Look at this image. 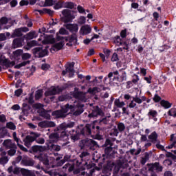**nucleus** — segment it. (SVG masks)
Instances as JSON below:
<instances>
[{
    "label": "nucleus",
    "mask_w": 176,
    "mask_h": 176,
    "mask_svg": "<svg viewBox=\"0 0 176 176\" xmlns=\"http://www.w3.org/2000/svg\"><path fill=\"white\" fill-rule=\"evenodd\" d=\"M83 107L84 105L82 104H76V107L67 104L66 106H65V108L62 109V110H58V111H54L52 113V116H55L56 118H65L66 116L65 113L68 112L69 109H71V111H72L73 110L75 111L76 109V111L74 113V115H76V116L80 115V113H82L83 112Z\"/></svg>",
    "instance_id": "1"
},
{
    "label": "nucleus",
    "mask_w": 176,
    "mask_h": 176,
    "mask_svg": "<svg viewBox=\"0 0 176 176\" xmlns=\"http://www.w3.org/2000/svg\"><path fill=\"white\" fill-rule=\"evenodd\" d=\"M98 91L99 90L98 87L89 88L86 93L78 92L74 94V97L80 101H82V102H86V101L89 100V94L94 95L98 93Z\"/></svg>",
    "instance_id": "2"
},
{
    "label": "nucleus",
    "mask_w": 176,
    "mask_h": 176,
    "mask_svg": "<svg viewBox=\"0 0 176 176\" xmlns=\"http://www.w3.org/2000/svg\"><path fill=\"white\" fill-rule=\"evenodd\" d=\"M56 41L58 43H56L54 45H52V50L58 52V50H61V49L64 47L65 42H68V37L60 36L58 35V33H56Z\"/></svg>",
    "instance_id": "3"
},
{
    "label": "nucleus",
    "mask_w": 176,
    "mask_h": 176,
    "mask_svg": "<svg viewBox=\"0 0 176 176\" xmlns=\"http://www.w3.org/2000/svg\"><path fill=\"white\" fill-rule=\"evenodd\" d=\"M38 41H41L43 45H52L56 43V38L53 35H45V34H41Z\"/></svg>",
    "instance_id": "4"
},
{
    "label": "nucleus",
    "mask_w": 176,
    "mask_h": 176,
    "mask_svg": "<svg viewBox=\"0 0 176 176\" xmlns=\"http://www.w3.org/2000/svg\"><path fill=\"white\" fill-rule=\"evenodd\" d=\"M62 14L63 16L62 20L64 23H69L75 19V15H74L72 11L69 10H63L62 11Z\"/></svg>",
    "instance_id": "5"
},
{
    "label": "nucleus",
    "mask_w": 176,
    "mask_h": 176,
    "mask_svg": "<svg viewBox=\"0 0 176 176\" xmlns=\"http://www.w3.org/2000/svg\"><path fill=\"white\" fill-rule=\"evenodd\" d=\"M39 133L32 132L30 133V135H28L25 137L24 140L25 145V146H28V148H30L31 146L32 142H34L38 137H40Z\"/></svg>",
    "instance_id": "6"
},
{
    "label": "nucleus",
    "mask_w": 176,
    "mask_h": 176,
    "mask_svg": "<svg viewBox=\"0 0 176 176\" xmlns=\"http://www.w3.org/2000/svg\"><path fill=\"white\" fill-rule=\"evenodd\" d=\"M65 68L66 69L62 72V75H66L69 78H72L75 74V70H74V63H67Z\"/></svg>",
    "instance_id": "7"
},
{
    "label": "nucleus",
    "mask_w": 176,
    "mask_h": 176,
    "mask_svg": "<svg viewBox=\"0 0 176 176\" xmlns=\"http://www.w3.org/2000/svg\"><path fill=\"white\" fill-rule=\"evenodd\" d=\"M59 138H68L67 133H65V131H63L60 133V135L58 133H52L50 135V142H57Z\"/></svg>",
    "instance_id": "8"
},
{
    "label": "nucleus",
    "mask_w": 176,
    "mask_h": 176,
    "mask_svg": "<svg viewBox=\"0 0 176 176\" xmlns=\"http://www.w3.org/2000/svg\"><path fill=\"white\" fill-rule=\"evenodd\" d=\"M92 28H91V25H89V24H85L82 25L79 30V34L80 35H89V34H91V31H92Z\"/></svg>",
    "instance_id": "9"
},
{
    "label": "nucleus",
    "mask_w": 176,
    "mask_h": 176,
    "mask_svg": "<svg viewBox=\"0 0 176 176\" xmlns=\"http://www.w3.org/2000/svg\"><path fill=\"white\" fill-rule=\"evenodd\" d=\"M63 91V89L60 88V87H51L45 93L46 97L49 96H54L56 94H58Z\"/></svg>",
    "instance_id": "10"
},
{
    "label": "nucleus",
    "mask_w": 176,
    "mask_h": 176,
    "mask_svg": "<svg viewBox=\"0 0 176 176\" xmlns=\"http://www.w3.org/2000/svg\"><path fill=\"white\" fill-rule=\"evenodd\" d=\"M64 27L72 34H76L79 31V25L77 23H67L64 25Z\"/></svg>",
    "instance_id": "11"
},
{
    "label": "nucleus",
    "mask_w": 176,
    "mask_h": 176,
    "mask_svg": "<svg viewBox=\"0 0 176 176\" xmlns=\"http://www.w3.org/2000/svg\"><path fill=\"white\" fill-rule=\"evenodd\" d=\"M148 167L149 171H156L157 173L163 171V167L160 166V164L157 162H155V164H148Z\"/></svg>",
    "instance_id": "12"
},
{
    "label": "nucleus",
    "mask_w": 176,
    "mask_h": 176,
    "mask_svg": "<svg viewBox=\"0 0 176 176\" xmlns=\"http://www.w3.org/2000/svg\"><path fill=\"white\" fill-rule=\"evenodd\" d=\"M34 107L36 108L37 109H41V116H43V118H45V119H50V114H48L46 111L42 109L43 108V105L42 104H40V103L34 104Z\"/></svg>",
    "instance_id": "13"
},
{
    "label": "nucleus",
    "mask_w": 176,
    "mask_h": 176,
    "mask_svg": "<svg viewBox=\"0 0 176 176\" xmlns=\"http://www.w3.org/2000/svg\"><path fill=\"white\" fill-rule=\"evenodd\" d=\"M28 31H30V30L27 27L20 28L16 29L11 36L12 38H16V36H21V32H28Z\"/></svg>",
    "instance_id": "14"
},
{
    "label": "nucleus",
    "mask_w": 176,
    "mask_h": 176,
    "mask_svg": "<svg viewBox=\"0 0 176 176\" xmlns=\"http://www.w3.org/2000/svg\"><path fill=\"white\" fill-rule=\"evenodd\" d=\"M56 124L52 121H42L38 123V127L46 128V127H55Z\"/></svg>",
    "instance_id": "15"
},
{
    "label": "nucleus",
    "mask_w": 176,
    "mask_h": 176,
    "mask_svg": "<svg viewBox=\"0 0 176 176\" xmlns=\"http://www.w3.org/2000/svg\"><path fill=\"white\" fill-rule=\"evenodd\" d=\"M49 52L47 51V49L41 50L39 47L34 49V54H38L39 57H45V56H47V54Z\"/></svg>",
    "instance_id": "16"
},
{
    "label": "nucleus",
    "mask_w": 176,
    "mask_h": 176,
    "mask_svg": "<svg viewBox=\"0 0 176 176\" xmlns=\"http://www.w3.org/2000/svg\"><path fill=\"white\" fill-rule=\"evenodd\" d=\"M23 43H24V38H15L13 41L12 46L14 49L21 47V46H23Z\"/></svg>",
    "instance_id": "17"
},
{
    "label": "nucleus",
    "mask_w": 176,
    "mask_h": 176,
    "mask_svg": "<svg viewBox=\"0 0 176 176\" xmlns=\"http://www.w3.org/2000/svg\"><path fill=\"white\" fill-rule=\"evenodd\" d=\"M21 56H23V50H17L13 52V59L14 60H20L21 58Z\"/></svg>",
    "instance_id": "18"
},
{
    "label": "nucleus",
    "mask_w": 176,
    "mask_h": 176,
    "mask_svg": "<svg viewBox=\"0 0 176 176\" xmlns=\"http://www.w3.org/2000/svg\"><path fill=\"white\" fill-rule=\"evenodd\" d=\"M3 145L6 148H13L14 149H16V144H14L13 142H12V140H7L3 142Z\"/></svg>",
    "instance_id": "19"
},
{
    "label": "nucleus",
    "mask_w": 176,
    "mask_h": 176,
    "mask_svg": "<svg viewBox=\"0 0 176 176\" xmlns=\"http://www.w3.org/2000/svg\"><path fill=\"white\" fill-rule=\"evenodd\" d=\"M36 36H38V34L33 31L27 34V35L25 36V38L27 41H31V39H34V38H36Z\"/></svg>",
    "instance_id": "20"
},
{
    "label": "nucleus",
    "mask_w": 176,
    "mask_h": 176,
    "mask_svg": "<svg viewBox=\"0 0 176 176\" xmlns=\"http://www.w3.org/2000/svg\"><path fill=\"white\" fill-rule=\"evenodd\" d=\"M65 1L63 0H59L56 3L55 2L54 8L55 10L62 9V8H64Z\"/></svg>",
    "instance_id": "21"
},
{
    "label": "nucleus",
    "mask_w": 176,
    "mask_h": 176,
    "mask_svg": "<svg viewBox=\"0 0 176 176\" xmlns=\"http://www.w3.org/2000/svg\"><path fill=\"white\" fill-rule=\"evenodd\" d=\"M160 104L165 109H168V108H171L173 104L170 103V102L162 100L160 102Z\"/></svg>",
    "instance_id": "22"
},
{
    "label": "nucleus",
    "mask_w": 176,
    "mask_h": 176,
    "mask_svg": "<svg viewBox=\"0 0 176 176\" xmlns=\"http://www.w3.org/2000/svg\"><path fill=\"white\" fill-rule=\"evenodd\" d=\"M13 137H14V141H16V142H17V145H18L19 148H20V149L21 151H23V152H28V150L25 147H24L23 145L19 144V138H17V137H16V133H13Z\"/></svg>",
    "instance_id": "23"
},
{
    "label": "nucleus",
    "mask_w": 176,
    "mask_h": 176,
    "mask_svg": "<svg viewBox=\"0 0 176 176\" xmlns=\"http://www.w3.org/2000/svg\"><path fill=\"white\" fill-rule=\"evenodd\" d=\"M133 101H135V102L136 104H142L143 101H146V97L145 96H142V98H138V96L133 97Z\"/></svg>",
    "instance_id": "24"
},
{
    "label": "nucleus",
    "mask_w": 176,
    "mask_h": 176,
    "mask_svg": "<svg viewBox=\"0 0 176 176\" xmlns=\"http://www.w3.org/2000/svg\"><path fill=\"white\" fill-rule=\"evenodd\" d=\"M37 12H39L40 14H43V13H47L50 16H53L54 12L50 9L44 8L43 10H38Z\"/></svg>",
    "instance_id": "25"
},
{
    "label": "nucleus",
    "mask_w": 176,
    "mask_h": 176,
    "mask_svg": "<svg viewBox=\"0 0 176 176\" xmlns=\"http://www.w3.org/2000/svg\"><path fill=\"white\" fill-rule=\"evenodd\" d=\"M114 104L117 108H123L124 105H126V103L124 102H121L119 99H116L114 101Z\"/></svg>",
    "instance_id": "26"
},
{
    "label": "nucleus",
    "mask_w": 176,
    "mask_h": 176,
    "mask_svg": "<svg viewBox=\"0 0 176 176\" xmlns=\"http://www.w3.org/2000/svg\"><path fill=\"white\" fill-rule=\"evenodd\" d=\"M148 140H150L151 142H156V140H157V133H156V132H153L148 135Z\"/></svg>",
    "instance_id": "27"
},
{
    "label": "nucleus",
    "mask_w": 176,
    "mask_h": 176,
    "mask_svg": "<svg viewBox=\"0 0 176 176\" xmlns=\"http://www.w3.org/2000/svg\"><path fill=\"white\" fill-rule=\"evenodd\" d=\"M170 141H172L173 144L166 147L168 149H173L176 145V138H174V135H170Z\"/></svg>",
    "instance_id": "28"
},
{
    "label": "nucleus",
    "mask_w": 176,
    "mask_h": 176,
    "mask_svg": "<svg viewBox=\"0 0 176 176\" xmlns=\"http://www.w3.org/2000/svg\"><path fill=\"white\" fill-rule=\"evenodd\" d=\"M113 43H115V45H116V46H120L122 45V38H120V36H116L113 38Z\"/></svg>",
    "instance_id": "29"
},
{
    "label": "nucleus",
    "mask_w": 176,
    "mask_h": 176,
    "mask_svg": "<svg viewBox=\"0 0 176 176\" xmlns=\"http://www.w3.org/2000/svg\"><path fill=\"white\" fill-rule=\"evenodd\" d=\"M64 8L67 9H74V8H75V3L71 1H65Z\"/></svg>",
    "instance_id": "30"
},
{
    "label": "nucleus",
    "mask_w": 176,
    "mask_h": 176,
    "mask_svg": "<svg viewBox=\"0 0 176 176\" xmlns=\"http://www.w3.org/2000/svg\"><path fill=\"white\" fill-rule=\"evenodd\" d=\"M78 24L80 25H83V24H86V17L84 16H80L77 21Z\"/></svg>",
    "instance_id": "31"
},
{
    "label": "nucleus",
    "mask_w": 176,
    "mask_h": 176,
    "mask_svg": "<svg viewBox=\"0 0 176 176\" xmlns=\"http://www.w3.org/2000/svg\"><path fill=\"white\" fill-rule=\"evenodd\" d=\"M56 3V0H45L43 6H53Z\"/></svg>",
    "instance_id": "32"
},
{
    "label": "nucleus",
    "mask_w": 176,
    "mask_h": 176,
    "mask_svg": "<svg viewBox=\"0 0 176 176\" xmlns=\"http://www.w3.org/2000/svg\"><path fill=\"white\" fill-rule=\"evenodd\" d=\"M57 34H60V35H68L69 33L68 32V30H67L65 28H60Z\"/></svg>",
    "instance_id": "33"
},
{
    "label": "nucleus",
    "mask_w": 176,
    "mask_h": 176,
    "mask_svg": "<svg viewBox=\"0 0 176 176\" xmlns=\"http://www.w3.org/2000/svg\"><path fill=\"white\" fill-rule=\"evenodd\" d=\"M21 173L24 176H31V170L24 169V168H21Z\"/></svg>",
    "instance_id": "34"
},
{
    "label": "nucleus",
    "mask_w": 176,
    "mask_h": 176,
    "mask_svg": "<svg viewBox=\"0 0 176 176\" xmlns=\"http://www.w3.org/2000/svg\"><path fill=\"white\" fill-rule=\"evenodd\" d=\"M33 152H43V147L41 146H34L32 147Z\"/></svg>",
    "instance_id": "35"
},
{
    "label": "nucleus",
    "mask_w": 176,
    "mask_h": 176,
    "mask_svg": "<svg viewBox=\"0 0 176 176\" xmlns=\"http://www.w3.org/2000/svg\"><path fill=\"white\" fill-rule=\"evenodd\" d=\"M148 116H151L152 118H156L157 116V111L156 110H149L148 113Z\"/></svg>",
    "instance_id": "36"
},
{
    "label": "nucleus",
    "mask_w": 176,
    "mask_h": 176,
    "mask_svg": "<svg viewBox=\"0 0 176 176\" xmlns=\"http://www.w3.org/2000/svg\"><path fill=\"white\" fill-rule=\"evenodd\" d=\"M42 94H43V91H42V89H38V91H36L35 94L36 100H39V98L42 97Z\"/></svg>",
    "instance_id": "37"
},
{
    "label": "nucleus",
    "mask_w": 176,
    "mask_h": 176,
    "mask_svg": "<svg viewBox=\"0 0 176 176\" xmlns=\"http://www.w3.org/2000/svg\"><path fill=\"white\" fill-rule=\"evenodd\" d=\"M168 116L176 118V108H172L168 111Z\"/></svg>",
    "instance_id": "38"
},
{
    "label": "nucleus",
    "mask_w": 176,
    "mask_h": 176,
    "mask_svg": "<svg viewBox=\"0 0 176 176\" xmlns=\"http://www.w3.org/2000/svg\"><path fill=\"white\" fill-rule=\"evenodd\" d=\"M22 164H23V166H34V161L33 160L22 161Z\"/></svg>",
    "instance_id": "39"
},
{
    "label": "nucleus",
    "mask_w": 176,
    "mask_h": 176,
    "mask_svg": "<svg viewBox=\"0 0 176 176\" xmlns=\"http://www.w3.org/2000/svg\"><path fill=\"white\" fill-rule=\"evenodd\" d=\"M98 115H101V110L98 109L96 111H94L89 114V118H94V116H97Z\"/></svg>",
    "instance_id": "40"
},
{
    "label": "nucleus",
    "mask_w": 176,
    "mask_h": 176,
    "mask_svg": "<svg viewBox=\"0 0 176 176\" xmlns=\"http://www.w3.org/2000/svg\"><path fill=\"white\" fill-rule=\"evenodd\" d=\"M6 126L10 130H16V125L13 122H8Z\"/></svg>",
    "instance_id": "41"
},
{
    "label": "nucleus",
    "mask_w": 176,
    "mask_h": 176,
    "mask_svg": "<svg viewBox=\"0 0 176 176\" xmlns=\"http://www.w3.org/2000/svg\"><path fill=\"white\" fill-rule=\"evenodd\" d=\"M27 64H30V61H24L19 65H15L14 68H21V67H24L25 65H27Z\"/></svg>",
    "instance_id": "42"
},
{
    "label": "nucleus",
    "mask_w": 176,
    "mask_h": 176,
    "mask_svg": "<svg viewBox=\"0 0 176 176\" xmlns=\"http://www.w3.org/2000/svg\"><path fill=\"white\" fill-rule=\"evenodd\" d=\"M10 21V19H8L6 17L3 16L0 19V23L1 25L8 24Z\"/></svg>",
    "instance_id": "43"
},
{
    "label": "nucleus",
    "mask_w": 176,
    "mask_h": 176,
    "mask_svg": "<svg viewBox=\"0 0 176 176\" xmlns=\"http://www.w3.org/2000/svg\"><path fill=\"white\" fill-rule=\"evenodd\" d=\"M3 64H6V65H8V67H13V65H14V63L12 62H9V60L8 59H4L3 60Z\"/></svg>",
    "instance_id": "44"
},
{
    "label": "nucleus",
    "mask_w": 176,
    "mask_h": 176,
    "mask_svg": "<svg viewBox=\"0 0 176 176\" xmlns=\"http://www.w3.org/2000/svg\"><path fill=\"white\" fill-rule=\"evenodd\" d=\"M77 10L78 13H80L81 14L83 13H86V10H85V8L81 6H78Z\"/></svg>",
    "instance_id": "45"
},
{
    "label": "nucleus",
    "mask_w": 176,
    "mask_h": 176,
    "mask_svg": "<svg viewBox=\"0 0 176 176\" xmlns=\"http://www.w3.org/2000/svg\"><path fill=\"white\" fill-rule=\"evenodd\" d=\"M8 157H2L0 159V164H6V163L8 162Z\"/></svg>",
    "instance_id": "46"
},
{
    "label": "nucleus",
    "mask_w": 176,
    "mask_h": 176,
    "mask_svg": "<svg viewBox=\"0 0 176 176\" xmlns=\"http://www.w3.org/2000/svg\"><path fill=\"white\" fill-rule=\"evenodd\" d=\"M166 156L167 157H171V159H173V160H176V155H174V154L170 153V152H167L166 153Z\"/></svg>",
    "instance_id": "47"
},
{
    "label": "nucleus",
    "mask_w": 176,
    "mask_h": 176,
    "mask_svg": "<svg viewBox=\"0 0 176 176\" xmlns=\"http://www.w3.org/2000/svg\"><path fill=\"white\" fill-rule=\"evenodd\" d=\"M100 35H101V33H98V34L93 33L91 41H94V39H98L100 38Z\"/></svg>",
    "instance_id": "48"
},
{
    "label": "nucleus",
    "mask_w": 176,
    "mask_h": 176,
    "mask_svg": "<svg viewBox=\"0 0 176 176\" xmlns=\"http://www.w3.org/2000/svg\"><path fill=\"white\" fill-rule=\"evenodd\" d=\"M118 60H119L118 54H116V53L113 54V55L111 56V61L115 62V61H118Z\"/></svg>",
    "instance_id": "49"
},
{
    "label": "nucleus",
    "mask_w": 176,
    "mask_h": 176,
    "mask_svg": "<svg viewBox=\"0 0 176 176\" xmlns=\"http://www.w3.org/2000/svg\"><path fill=\"white\" fill-rule=\"evenodd\" d=\"M153 100L154 102H159L160 101H161L162 98L158 95H155Z\"/></svg>",
    "instance_id": "50"
},
{
    "label": "nucleus",
    "mask_w": 176,
    "mask_h": 176,
    "mask_svg": "<svg viewBox=\"0 0 176 176\" xmlns=\"http://www.w3.org/2000/svg\"><path fill=\"white\" fill-rule=\"evenodd\" d=\"M30 2L27 0H21L19 3L20 6H27Z\"/></svg>",
    "instance_id": "51"
},
{
    "label": "nucleus",
    "mask_w": 176,
    "mask_h": 176,
    "mask_svg": "<svg viewBox=\"0 0 176 176\" xmlns=\"http://www.w3.org/2000/svg\"><path fill=\"white\" fill-rule=\"evenodd\" d=\"M49 68H50V65L49 64H43L41 66V69H43V71H47Z\"/></svg>",
    "instance_id": "52"
},
{
    "label": "nucleus",
    "mask_w": 176,
    "mask_h": 176,
    "mask_svg": "<svg viewBox=\"0 0 176 176\" xmlns=\"http://www.w3.org/2000/svg\"><path fill=\"white\" fill-rule=\"evenodd\" d=\"M136 106L137 103H135L134 99L133 98V100H131L129 104V108H135Z\"/></svg>",
    "instance_id": "53"
},
{
    "label": "nucleus",
    "mask_w": 176,
    "mask_h": 176,
    "mask_svg": "<svg viewBox=\"0 0 176 176\" xmlns=\"http://www.w3.org/2000/svg\"><path fill=\"white\" fill-rule=\"evenodd\" d=\"M118 129L119 131H123V130L125 129L124 124L123 123L118 124Z\"/></svg>",
    "instance_id": "54"
},
{
    "label": "nucleus",
    "mask_w": 176,
    "mask_h": 176,
    "mask_svg": "<svg viewBox=\"0 0 176 176\" xmlns=\"http://www.w3.org/2000/svg\"><path fill=\"white\" fill-rule=\"evenodd\" d=\"M36 45H38V43H36V41H32L28 43V46H29L30 47H32V46H36Z\"/></svg>",
    "instance_id": "55"
},
{
    "label": "nucleus",
    "mask_w": 176,
    "mask_h": 176,
    "mask_svg": "<svg viewBox=\"0 0 176 176\" xmlns=\"http://www.w3.org/2000/svg\"><path fill=\"white\" fill-rule=\"evenodd\" d=\"M31 58V55L28 53L22 54L23 60H28V58Z\"/></svg>",
    "instance_id": "56"
},
{
    "label": "nucleus",
    "mask_w": 176,
    "mask_h": 176,
    "mask_svg": "<svg viewBox=\"0 0 176 176\" xmlns=\"http://www.w3.org/2000/svg\"><path fill=\"white\" fill-rule=\"evenodd\" d=\"M15 153H16V149H14V148H12V149H10L8 151V155L10 156H14Z\"/></svg>",
    "instance_id": "57"
},
{
    "label": "nucleus",
    "mask_w": 176,
    "mask_h": 176,
    "mask_svg": "<svg viewBox=\"0 0 176 176\" xmlns=\"http://www.w3.org/2000/svg\"><path fill=\"white\" fill-rule=\"evenodd\" d=\"M20 172H21V169H20V168H14L13 173L16 175L20 174Z\"/></svg>",
    "instance_id": "58"
},
{
    "label": "nucleus",
    "mask_w": 176,
    "mask_h": 176,
    "mask_svg": "<svg viewBox=\"0 0 176 176\" xmlns=\"http://www.w3.org/2000/svg\"><path fill=\"white\" fill-rule=\"evenodd\" d=\"M23 93V89H17L16 91H15V96H16V97H20V95Z\"/></svg>",
    "instance_id": "59"
},
{
    "label": "nucleus",
    "mask_w": 176,
    "mask_h": 176,
    "mask_svg": "<svg viewBox=\"0 0 176 176\" xmlns=\"http://www.w3.org/2000/svg\"><path fill=\"white\" fill-rule=\"evenodd\" d=\"M103 52L107 57H109V55L111 54V50L105 48L103 50Z\"/></svg>",
    "instance_id": "60"
},
{
    "label": "nucleus",
    "mask_w": 176,
    "mask_h": 176,
    "mask_svg": "<svg viewBox=\"0 0 176 176\" xmlns=\"http://www.w3.org/2000/svg\"><path fill=\"white\" fill-rule=\"evenodd\" d=\"M10 6H12V8H14L15 6H17V0H12L10 3Z\"/></svg>",
    "instance_id": "61"
},
{
    "label": "nucleus",
    "mask_w": 176,
    "mask_h": 176,
    "mask_svg": "<svg viewBox=\"0 0 176 176\" xmlns=\"http://www.w3.org/2000/svg\"><path fill=\"white\" fill-rule=\"evenodd\" d=\"M127 34V31L126 30H122L120 32V36L122 38H126V35Z\"/></svg>",
    "instance_id": "62"
},
{
    "label": "nucleus",
    "mask_w": 176,
    "mask_h": 176,
    "mask_svg": "<svg viewBox=\"0 0 176 176\" xmlns=\"http://www.w3.org/2000/svg\"><path fill=\"white\" fill-rule=\"evenodd\" d=\"M91 41H93V40H91V38H85L83 40V43L85 45H89V43H90V42H91Z\"/></svg>",
    "instance_id": "63"
},
{
    "label": "nucleus",
    "mask_w": 176,
    "mask_h": 176,
    "mask_svg": "<svg viewBox=\"0 0 176 176\" xmlns=\"http://www.w3.org/2000/svg\"><path fill=\"white\" fill-rule=\"evenodd\" d=\"M140 74H143V76H145L146 75V69L140 68Z\"/></svg>",
    "instance_id": "64"
}]
</instances>
